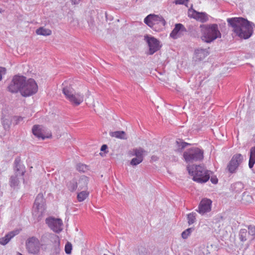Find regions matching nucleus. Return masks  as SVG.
<instances>
[{
  "label": "nucleus",
  "mask_w": 255,
  "mask_h": 255,
  "mask_svg": "<svg viewBox=\"0 0 255 255\" xmlns=\"http://www.w3.org/2000/svg\"><path fill=\"white\" fill-rule=\"evenodd\" d=\"M81 168H82V170H84V169L86 168V166H85L84 165H78V168L79 170H81Z\"/></svg>",
  "instance_id": "obj_37"
},
{
  "label": "nucleus",
  "mask_w": 255,
  "mask_h": 255,
  "mask_svg": "<svg viewBox=\"0 0 255 255\" xmlns=\"http://www.w3.org/2000/svg\"><path fill=\"white\" fill-rule=\"evenodd\" d=\"M11 93L19 92L23 97H29L36 94L38 86L36 81L32 78L26 79L23 76L15 75L8 87Z\"/></svg>",
  "instance_id": "obj_1"
},
{
  "label": "nucleus",
  "mask_w": 255,
  "mask_h": 255,
  "mask_svg": "<svg viewBox=\"0 0 255 255\" xmlns=\"http://www.w3.org/2000/svg\"><path fill=\"white\" fill-rule=\"evenodd\" d=\"M255 163V146L252 147L250 149V159L249 166L252 168Z\"/></svg>",
  "instance_id": "obj_20"
},
{
  "label": "nucleus",
  "mask_w": 255,
  "mask_h": 255,
  "mask_svg": "<svg viewBox=\"0 0 255 255\" xmlns=\"http://www.w3.org/2000/svg\"><path fill=\"white\" fill-rule=\"evenodd\" d=\"M183 157L186 162L201 161L204 158V151L198 147H193L185 151Z\"/></svg>",
  "instance_id": "obj_8"
},
{
  "label": "nucleus",
  "mask_w": 255,
  "mask_h": 255,
  "mask_svg": "<svg viewBox=\"0 0 255 255\" xmlns=\"http://www.w3.org/2000/svg\"><path fill=\"white\" fill-rule=\"evenodd\" d=\"M5 69L4 68L0 67V80H1L2 78V74L5 73Z\"/></svg>",
  "instance_id": "obj_34"
},
{
  "label": "nucleus",
  "mask_w": 255,
  "mask_h": 255,
  "mask_svg": "<svg viewBox=\"0 0 255 255\" xmlns=\"http://www.w3.org/2000/svg\"><path fill=\"white\" fill-rule=\"evenodd\" d=\"M194 230V228H189L184 231L181 234V237L183 239H187Z\"/></svg>",
  "instance_id": "obj_27"
},
{
  "label": "nucleus",
  "mask_w": 255,
  "mask_h": 255,
  "mask_svg": "<svg viewBox=\"0 0 255 255\" xmlns=\"http://www.w3.org/2000/svg\"><path fill=\"white\" fill-rule=\"evenodd\" d=\"M45 203V200L43 195L38 194L35 200L34 206L35 207H42Z\"/></svg>",
  "instance_id": "obj_21"
},
{
  "label": "nucleus",
  "mask_w": 255,
  "mask_h": 255,
  "mask_svg": "<svg viewBox=\"0 0 255 255\" xmlns=\"http://www.w3.org/2000/svg\"><path fill=\"white\" fill-rule=\"evenodd\" d=\"M227 22L232 27L234 32L241 38L248 39L253 34L252 23L246 19L242 17L229 18L227 19Z\"/></svg>",
  "instance_id": "obj_2"
},
{
  "label": "nucleus",
  "mask_w": 255,
  "mask_h": 255,
  "mask_svg": "<svg viewBox=\"0 0 255 255\" xmlns=\"http://www.w3.org/2000/svg\"><path fill=\"white\" fill-rule=\"evenodd\" d=\"M89 195V192L84 190L78 194L77 199L79 202L83 201Z\"/></svg>",
  "instance_id": "obj_25"
},
{
  "label": "nucleus",
  "mask_w": 255,
  "mask_h": 255,
  "mask_svg": "<svg viewBox=\"0 0 255 255\" xmlns=\"http://www.w3.org/2000/svg\"><path fill=\"white\" fill-rule=\"evenodd\" d=\"M107 148H108L107 145H106V144H104V145H103L102 146L101 148V150L102 151H105V150H106L107 149Z\"/></svg>",
  "instance_id": "obj_36"
},
{
  "label": "nucleus",
  "mask_w": 255,
  "mask_h": 255,
  "mask_svg": "<svg viewBox=\"0 0 255 255\" xmlns=\"http://www.w3.org/2000/svg\"><path fill=\"white\" fill-rule=\"evenodd\" d=\"M40 246L39 240L35 237L29 238L26 242V250L31 254H38L40 252Z\"/></svg>",
  "instance_id": "obj_9"
},
{
  "label": "nucleus",
  "mask_w": 255,
  "mask_h": 255,
  "mask_svg": "<svg viewBox=\"0 0 255 255\" xmlns=\"http://www.w3.org/2000/svg\"><path fill=\"white\" fill-rule=\"evenodd\" d=\"M73 85V82L71 80L64 81L62 84V91L66 99L72 105L78 106L84 101V96L80 92H76Z\"/></svg>",
  "instance_id": "obj_3"
},
{
  "label": "nucleus",
  "mask_w": 255,
  "mask_h": 255,
  "mask_svg": "<svg viewBox=\"0 0 255 255\" xmlns=\"http://www.w3.org/2000/svg\"><path fill=\"white\" fill-rule=\"evenodd\" d=\"M145 152V150L141 148H134L132 151H130V155L131 156H135L136 157H142L143 159V154Z\"/></svg>",
  "instance_id": "obj_18"
},
{
  "label": "nucleus",
  "mask_w": 255,
  "mask_h": 255,
  "mask_svg": "<svg viewBox=\"0 0 255 255\" xmlns=\"http://www.w3.org/2000/svg\"><path fill=\"white\" fill-rule=\"evenodd\" d=\"M188 15L189 17L193 18L203 23L206 22L208 20V16L207 13L197 12L192 8L188 9Z\"/></svg>",
  "instance_id": "obj_13"
},
{
  "label": "nucleus",
  "mask_w": 255,
  "mask_h": 255,
  "mask_svg": "<svg viewBox=\"0 0 255 255\" xmlns=\"http://www.w3.org/2000/svg\"><path fill=\"white\" fill-rule=\"evenodd\" d=\"M19 233V231L17 230L8 233L4 237L0 238V244L2 245H5L12 238L18 234Z\"/></svg>",
  "instance_id": "obj_17"
},
{
  "label": "nucleus",
  "mask_w": 255,
  "mask_h": 255,
  "mask_svg": "<svg viewBox=\"0 0 255 255\" xmlns=\"http://www.w3.org/2000/svg\"><path fill=\"white\" fill-rule=\"evenodd\" d=\"M201 39L210 43L218 38L221 37V33L217 24H202L200 26Z\"/></svg>",
  "instance_id": "obj_4"
},
{
  "label": "nucleus",
  "mask_w": 255,
  "mask_h": 255,
  "mask_svg": "<svg viewBox=\"0 0 255 255\" xmlns=\"http://www.w3.org/2000/svg\"><path fill=\"white\" fill-rule=\"evenodd\" d=\"M187 0H176L175 3L177 4H184Z\"/></svg>",
  "instance_id": "obj_35"
},
{
  "label": "nucleus",
  "mask_w": 255,
  "mask_h": 255,
  "mask_svg": "<svg viewBox=\"0 0 255 255\" xmlns=\"http://www.w3.org/2000/svg\"><path fill=\"white\" fill-rule=\"evenodd\" d=\"M104 255H106V254H104Z\"/></svg>",
  "instance_id": "obj_39"
},
{
  "label": "nucleus",
  "mask_w": 255,
  "mask_h": 255,
  "mask_svg": "<svg viewBox=\"0 0 255 255\" xmlns=\"http://www.w3.org/2000/svg\"><path fill=\"white\" fill-rule=\"evenodd\" d=\"M143 161L142 157H135L131 159L130 164L132 165H136L140 163Z\"/></svg>",
  "instance_id": "obj_28"
},
{
  "label": "nucleus",
  "mask_w": 255,
  "mask_h": 255,
  "mask_svg": "<svg viewBox=\"0 0 255 255\" xmlns=\"http://www.w3.org/2000/svg\"><path fill=\"white\" fill-rule=\"evenodd\" d=\"M110 135L113 137L120 139H127L126 133L124 131H116L110 132Z\"/></svg>",
  "instance_id": "obj_19"
},
{
  "label": "nucleus",
  "mask_w": 255,
  "mask_h": 255,
  "mask_svg": "<svg viewBox=\"0 0 255 255\" xmlns=\"http://www.w3.org/2000/svg\"><path fill=\"white\" fill-rule=\"evenodd\" d=\"M196 214L195 213H191L187 215V221L189 225H191L196 222Z\"/></svg>",
  "instance_id": "obj_26"
},
{
  "label": "nucleus",
  "mask_w": 255,
  "mask_h": 255,
  "mask_svg": "<svg viewBox=\"0 0 255 255\" xmlns=\"http://www.w3.org/2000/svg\"><path fill=\"white\" fill-rule=\"evenodd\" d=\"M186 31L184 26L181 23L176 24L175 27L170 34V36L173 39H177Z\"/></svg>",
  "instance_id": "obj_14"
},
{
  "label": "nucleus",
  "mask_w": 255,
  "mask_h": 255,
  "mask_svg": "<svg viewBox=\"0 0 255 255\" xmlns=\"http://www.w3.org/2000/svg\"><path fill=\"white\" fill-rule=\"evenodd\" d=\"M176 144H180V145H179V147L181 146V147H179V148L180 149H182L183 148H185L186 147V146L187 145V143L186 142H179V141H176Z\"/></svg>",
  "instance_id": "obj_32"
},
{
  "label": "nucleus",
  "mask_w": 255,
  "mask_h": 255,
  "mask_svg": "<svg viewBox=\"0 0 255 255\" xmlns=\"http://www.w3.org/2000/svg\"><path fill=\"white\" fill-rule=\"evenodd\" d=\"M211 208H198L197 211L202 215H204L210 212Z\"/></svg>",
  "instance_id": "obj_30"
},
{
  "label": "nucleus",
  "mask_w": 255,
  "mask_h": 255,
  "mask_svg": "<svg viewBox=\"0 0 255 255\" xmlns=\"http://www.w3.org/2000/svg\"><path fill=\"white\" fill-rule=\"evenodd\" d=\"M247 230L245 229H242L240 230L239 233V238L241 241L245 242L247 240V237L248 236Z\"/></svg>",
  "instance_id": "obj_23"
},
{
  "label": "nucleus",
  "mask_w": 255,
  "mask_h": 255,
  "mask_svg": "<svg viewBox=\"0 0 255 255\" xmlns=\"http://www.w3.org/2000/svg\"><path fill=\"white\" fill-rule=\"evenodd\" d=\"M51 30L49 29L41 27L36 30V33L37 35L48 36L51 34Z\"/></svg>",
  "instance_id": "obj_22"
},
{
  "label": "nucleus",
  "mask_w": 255,
  "mask_h": 255,
  "mask_svg": "<svg viewBox=\"0 0 255 255\" xmlns=\"http://www.w3.org/2000/svg\"><path fill=\"white\" fill-rule=\"evenodd\" d=\"M190 175L193 176V180L198 183L206 182L210 178L209 171L204 166L191 165L187 167Z\"/></svg>",
  "instance_id": "obj_5"
},
{
  "label": "nucleus",
  "mask_w": 255,
  "mask_h": 255,
  "mask_svg": "<svg viewBox=\"0 0 255 255\" xmlns=\"http://www.w3.org/2000/svg\"><path fill=\"white\" fill-rule=\"evenodd\" d=\"M248 228L249 230L248 234L252 236H255V226L250 225Z\"/></svg>",
  "instance_id": "obj_31"
},
{
  "label": "nucleus",
  "mask_w": 255,
  "mask_h": 255,
  "mask_svg": "<svg viewBox=\"0 0 255 255\" xmlns=\"http://www.w3.org/2000/svg\"><path fill=\"white\" fill-rule=\"evenodd\" d=\"M211 181L213 184H217L218 183V180L216 176L214 177H211Z\"/></svg>",
  "instance_id": "obj_33"
},
{
  "label": "nucleus",
  "mask_w": 255,
  "mask_h": 255,
  "mask_svg": "<svg viewBox=\"0 0 255 255\" xmlns=\"http://www.w3.org/2000/svg\"><path fill=\"white\" fill-rule=\"evenodd\" d=\"M144 22L156 31L162 30L166 24V21L162 16L154 14L147 15Z\"/></svg>",
  "instance_id": "obj_7"
},
{
  "label": "nucleus",
  "mask_w": 255,
  "mask_h": 255,
  "mask_svg": "<svg viewBox=\"0 0 255 255\" xmlns=\"http://www.w3.org/2000/svg\"><path fill=\"white\" fill-rule=\"evenodd\" d=\"M14 174L10 177L9 185L11 187L19 185L21 181H24L23 175L25 172V166L21 164L20 157H17L14 161Z\"/></svg>",
  "instance_id": "obj_6"
},
{
  "label": "nucleus",
  "mask_w": 255,
  "mask_h": 255,
  "mask_svg": "<svg viewBox=\"0 0 255 255\" xmlns=\"http://www.w3.org/2000/svg\"><path fill=\"white\" fill-rule=\"evenodd\" d=\"M33 134L39 138L44 139L52 137V133L50 131L46 132L43 127L40 125H34L32 128Z\"/></svg>",
  "instance_id": "obj_12"
},
{
  "label": "nucleus",
  "mask_w": 255,
  "mask_h": 255,
  "mask_svg": "<svg viewBox=\"0 0 255 255\" xmlns=\"http://www.w3.org/2000/svg\"><path fill=\"white\" fill-rule=\"evenodd\" d=\"M147 42L149 48V52L150 54L158 50L160 48L159 42L156 38L151 37H147Z\"/></svg>",
  "instance_id": "obj_15"
},
{
  "label": "nucleus",
  "mask_w": 255,
  "mask_h": 255,
  "mask_svg": "<svg viewBox=\"0 0 255 255\" xmlns=\"http://www.w3.org/2000/svg\"><path fill=\"white\" fill-rule=\"evenodd\" d=\"M46 224L54 232L59 233L63 230V222L60 218L49 217L45 220Z\"/></svg>",
  "instance_id": "obj_10"
},
{
  "label": "nucleus",
  "mask_w": 255,
  "mask_h": 255,
  "mask_svg": "<svg viewBox=\"0 0 255 255\" xmlns=\"http://www.w3.org/2000/svg\"><path fill=\"white\" fill-rule=\"evenodd\" d=\"M72 250V245L70 242H67L65 246V252L67 254H70Z\"/></svg>",
  "instance_id": "obj_29"
},
{
  "label": "nucleus",
  "mask_w": 255,
  "mask_h": 255,
  "mask_svg": "<svg viewBox=\"0 0 255 255\" xmlns=\"http://www.w3.org/2000/svg\"><path fill=\"white\" fill-rule=\"evenodd\" d=\"M88 183V177L86 176H83L79 180L78 182L72 188V191H74L76 190L77 187H78V189L80 190L87 189Z\"/></svg>",
  "instance_id": "obj_16"
},
{
  "label": "nucleus",
  "mask_w": 255,
  "mask_h": 255,
  "mask_svg": "<svg viewBox=\"0 0 255 255\" xmlns=\"http://www.w3.org/2000/svg\"><path fill=\"white\" fill-rule=\"evenodd\" d=\"M212 201L207 198H204L201 200L199 207H210L212 205Z\"/></svg>",
  "instance_id": "obj_24"
},
{
  "label": "nucleus",
  "mask_w": 255,
  "mask_h": 255,
  "mask_svg": "<svg viewBox=\"0 0 255 255\" xmlns=\"http://www.w3.org/2000/svg\"><path fill=\"white\" fill-rule=\"evenodd\" d=\"M243 160V157L242 154L240 153L235 154L227 166L229 171L232 173L235 172Z\"/></svg>",
  "instance_id": "obj_11"
},
{
  "label": "nucleus",
  "mask_w": 255,
  "mask_h": 255,
  "mask_svg": "<svg viewBox=\"0 0 255 255\" xmlns=\"http://www.w3.org/2000/svg\"><path fill=\"white\" fill-rule=\"evenodd\" d=\"M205 52L204 51L201 50V52Z\"/></svg>",
  "instance_id": "obj_38"
}]
</instances>
